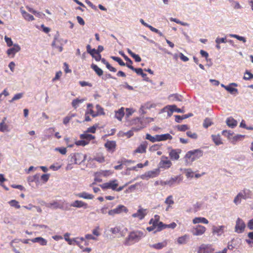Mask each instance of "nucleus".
<instances>
[{
  "label": "nucleus",
  "instance_id": "50",
  "mask_svg": "<svg viewBox=\"0 0 253 253\" xmlns=\"http://www.w3.org/2000/svg\"><path fill=\"white\" fill-rule=\"evenodd\" d=\"M157 138V135H156L155 136H153L150 134H147L146 135V139L150 140L152 142L158 141Z\"/></svg>",
  "mask_w": 253,
  "mask_h": 253
},
{
  "label": "nucleus",
  "instance_id": "35",
  "mask_svg": "<svg viewBox=\"0 0 253 253\" xmlns=\"http://www.w3.org/2000/svg\"><path fill=\"white\" fill-rule=\"evenodd\" d=\"M91 67L99 76H101L103 75V72L102 70L99 68L96 65L92 64Z\"/></svg>",
  "mask_w": 253,
  "mask_h": 253
},
{
  "label": "nucleus",
  "instance_id": "1",
  "mask_svg": "<svg viewBox=\"0 0 253 253\" xmlns=\"http://www.w3.org/2000/svg\"><path fill=\"white\" fill-rule=\"evenodd\" d=\"M203 151L199 149L187 152L185 155L184 159L187 164H191L193 162L202 157Z\"/></svg>",
  "mask_w": 253,
  "mask_h": 253
},
{
  "label": "nucleus",
  "instance_id": "10",
  "mask_svg": "<svg viewBox=\"0 0 253 253\" xmlns=\"http://www.w3.org/2000/svg\"><path fill=\"white\" fill-rule=\"evenodd\" d=\"M104 146L108 152L113 153L116 150L117 144L115 141L108 140Z\"/></svg>",
  "mask_w": 253,
  "mask_h": 253
},
{
  "label": "nucleus",
  "instance_id": "44",
  "mask_svg": "<svg viewBox=\"0 0 253 253\" xmlns=\"http://www.w3.org/2000/svg\"><path fill=\"white\" fill-rule=\"evenodd\" d=\"M93 160H95L100 163H102L105 162V157L102 154H98L93 158Z\"/></svg>",
  "mask_w": 253,
  "mask_h": 253
},
{
  "label": "nucleus",
  "instance_id": "12",
  "mask_svg": "<svg viewBox=\"0 0 253 253\" xmlns=\"http://www.w3.org/2000/svg\"><path fill=\"white\" fill-rule=\"evenodd\" d=\"M146 214V210L140 208L136 213L132 214V216L134 218L137 217L140 220H142L144 218Z\"/></svg>",
  "mask_w": 253,
  "mask_h": 253
},
{
  "label": "nucleus",
  "instance_id": "51",
  "mask_svg": "<svg viewBox=\"0 0 253 253\" xmlns=\"http://www.w3.org/2000/svg\"><path fill=\"white\" fill-rule=\"evenodd\" d=\"M98 127V125L95 124L93 125V126L88 127L86 132H90L92 133H94L96 131V128Z\"/></svg>",
  "mask_w": 253,
  "mask_h": 253
},
{
  "label": "nucleus",
  "instance_id": "52",
  "mask_svg": "<svg viewBox=\"0 0 253 253\" xmlns=\"http://www.w3.org/2000/svg\"><path fill=\"white\" fill-rule=\"evenodd\" d=\"M243 79L245 80H249L253 79V74L249 71H246L245 73Z\"/></svg>",
  "mask_w": 253,
  "mask_h": 253
},
{
  "label": "nucleus",
  "instance_id": "30",
  "mask_svg": "<svg viewBox=\"0 0 253 253\" xmlns=\"http://www.w3.org/2000/svg\"><path fill=\"white\" fill-rule=\"evenodd\" d=\"M21 13L24 18L29 21L34 20V16L24 10H21Z\"/></svg>",
  "mask_w": 253,
  "mask_h": 253
},
{
  "label": "nucleus",
  "instance_id": "54",
  "mask_svg": "<svg viewBox=\"0 0 253 253\" xmlns=\"http://www.w3.org/2000/svg\"><path fill=\"white\" fill-rule=\"evenodd\" d=\"M9 204L11 206L14 207L16 209H19L20 208V206L19 204V203L17 201L14 200H11L9 202Z\"/></svg>",
  "mask_w": 253,
  "mask_h": 253
},
{
  "label": "nucleus",
  "instance_id": "5",
  "mask_svg": "<svg viewBox=\"0 0 253 253\" xmlns=\"http://www.w3.org/2000/svg\"><path fill=\"white\" fill-rule=\"evenodd\" d=\"M127 209L124 205H120L116 208L111 210L108 211V214L111 216H114L116 214H120L123 212H127Z\"/></svg>",
  "mask_w": 253,
  "mask_h": 253
},
{
  "label": "nucleus",
  "instance_id": "49",
  "mask_svg": "<svg viewBox=\"0 0 253 253\" xmlns=\"http://www.w3.org/2000/svg\"><path fill=\"white\" fill-rule=\"evenodd\" d=\"M229 36L231 38H236L240 41H242L244 43L246 42V39L243 37H241V36H240L239 35H235V34H230L229 35Z\"/></svg>",
  "mask_w": 253,
  "mask_h": 253
},
{
  "label": "nucleus",
  "instance_id": "53",
  "mask_svg": "<svg viewBox=\"0 0 253 253\" xmlns=\"http://www.w3.org/2000/svg\"><path fill=\"white\" fill-rule=\"evenodd\" d=\"M187 238V236L185 235L183 236L180 237L177 239V242L179 244H182L186 243V240Z\"/></svg>",
  "mask_w": 253,
  "mask_h": 253
},
{
  "label": "nucleus",
  "instance_id": "31",
  "mask_svg": "<svg viewBox=\"0 0 253 253\" xmlns=\"http://www.w3.org/2000/svg\"><path fill=\"white\" fill-rule=\"evenodd\" d=\"M74 241L80 247L81 249H83L84 246H87L88 245V242L83 238H81L80 241L74 240Z\"/></svg>",
  "mask_w": 253,
  "mask_h": 253
},
{
  "label": "nucleus",
  "instance_id": "21",
  "mask_svg": "<svg viewBox=\"0 0 253 253\" xmlns=\"http://www.w3.org/2000/svg\"><path fill=\"white\" fill-rule=\"evenodd\" d=\"M232 85L237 86V84L236 83H232L229 85L224 86V88L231 94H237L238 89L233 87Z\"/></svg>",
  "mask_w": 253,
  "mask_h": 253
},
{
  "label": "nucleus",
  "instance_id": "29",
  "mask_svg": "<svg viewBox=\"0 0 253 253\" xmlns=\"http://www.w3.org/2000/svg\"><path fill=\"white\" fill-rule=\"evenodd\" d=\"M226 124L229 127L233 128L237 125V122L233 118L230 117L226 120Z\"/></svg>",
  "mask_w": 253,
  "mask_h": 253
},
{
  "label": "nucleus",
  "instance_id": "32",
  "mask_svg": "<svg viewBox=\"0 0 253 253\" xmlns=\"http://www.w3.org/2000/svg\"><path fill=\"white\" fill-rule=\"evenodd\" d=\"M124 108H121L118 111L116 112L115 117L119 120L121 121L122 119L124 116Z\"/></svg>",
  "mask_w": 253,
  "mask_h": 253
},
{
  "label": "nucleus",
  "instance_id": "40",
  "mask_svg": "<svg viewBox=\"0 0 253 253\" xmlns=\"http://www.w3.org/2000/svg\"><path fill=\"white\" fill-rule=\"evenodd\" d=\"M169 109L170 111L176 112L177 113H184V110L183 109L178 108L176 105H170L169 106Z\"/></svg>",
  "mask_w": 253,
  "mask_h": 253
},
{
  "label": "nucleus",
  "instance_id": "34",
  "mask_svg": "<svg viewBox=\"0 0 253 253\" xmlns=\"http://www.w3.org/2000/svg\"><path fill=\"white\" fill-rule=\"evenodd\" d=\"M128 54L134 59L135 61L137 62H139L141 61V57L138 55L133 53L130 49H127V50Z\"/></svg>",
  "mask_w": 253,
  "mask_h": 253
},
{
  "label": "nucleus",
  "instance_id": "24",
  "mask_svg": "<svg viewBox=\"0 0 253 253\" xmlns=\"http://www.w3.org/2000/svg\"><path fill=\"white\" fill-rule=\"evenodd\" d=\"M85 112L87 114L91 115L93 118L97 116L96 112H94L93 110V105L92 104L89 103L87 104Z\"/></svg>",
  "mask_w": 253,
  "mask_h": 253
},
{
  "label": "nucleus",
  "instance_id": "8",
  "mask_svg": "<svg viewBox=\"0 0 253 253\" xmlns=\"http://www.w3.org/2000/svg\"><path fill=\"white\" fill-rule=\"evenodd\" d=\"M159 222L160 216L158 215H155L154 218H151L149 222V224H152V225L150 227H148L147 228V230L149 232L154 230L156 228V226Z\"/></svg>",
  "mask_w": 253,
  "mask_h": 253
},
{
  "label": "nucleus",
  "instance_id": "3",
  "mask_svg": "<svg viewBox=\"0 0 253 253\" xmlns=\"http://www.w3.org/2000/svg\"><path fill=\"white\" fill-rule=\"evenodd\" d=\"M251 191L249 190H244L242 192L239 193L234 200V202L236 205L241 203V199H246L250 197Z\"/></svg>",
  "mask_w": 253,
  "mask_h": 253
},
{
  "label": "nucleus",
  "instance_id": "17",
  "mask_svg": "<svg viewBox=\"0 0 253 253\" xmlns=\"http://www.w3.org/2000/svg\"><path fill=\"white\" fill-rule=\"evenodd\" d=\"M75 162L76 164H80L82 162H84L86 159V155L82 153L75 154Z\"/></svg>",
  "mask_w": 253,
  "mask_h": 253
},
{
  "label": "nucleus",
  "instance_id": "58",
  "mask_svg": "<svg viewBox=\"0 0 253 253\" xmlns=\"http://www.w3.org/2000/svg\"><path fill=\"white\" fill-rule=\"evenodd\" d=\"M88 141H86L84 140H78L75 142V144L77 146H85L88 144Z\"/></svg>",
  "mask_w": 253,
  "mask_h": 253
},
{
  "label": "nucleus",
  "instance_id": "37",
  "mask_svg": "<svg viewBox=\"0 0 253 253\" xmlns=\"http://www.w3.org/2000/svg\"><path fill=\"white\" fill-rule=\"evenodd\" d=\"M80 138L82 139H85L86 140L89 141L92 139H94L95 137L91 134L84 133L80 135Z\"/></svg>",
  "mask_w": 253,
  "mask_h": 253
},
{
  "label": "nucleus",
  "instance_id": "28",
  "mask_svg": "<svg viewBox=\"0 0 253 253\" xmlns=\"http://www.w3.org/2000/svg\"><path fill=\"white\" fill-rule=\"evenodd\" d=\"M211 138L213 141L214 142L216 145H219L222 144V141L220 135H212Z\"/></svg>",
  "mask_w": 253,
  "mask_h": 253
},
{
  "label": "nucleus",
  "instance_id": "38",
  "mask_svg": "<svg viewBox=\"0 0 253 253\" xmlns=\"http://www.w3.org/2000/svg\"><path fill=\"white\" fill-rule=\"evenodd\" d=\"M84 101V99H74L72 102V105L73 108H74L75 109H77L79 107V104L83 102Z\"/></svg>",
  "mask_w": 253,
  "mask_h": 253
},
{
  "label": "nucleus",
  "instance_id": "56",
  "mask_svg": "<svg viewBox=\"0 0 253 253\" xmlns=\"http://www.w3.org/2000/svg\"><path fill=\"white\" fill-rule=\"evenodd\" d=\"M6 180V179L4 177L3 174H0V185H1L6 191H8V188L4 185L1 184V183L5 181Z\"/></svg>",
  "mask_w": 253,
  "mask_h": 253
},
{
  "label": "nucleus",
  "instance_id": "46",
  "mask_svg": "<svg viewBox=\"0 0 253 253\" xmlns=\"http://www.w3.org/2000/svg\"><path fill=\"white\" fill-rule=\"evenodd\" d=\"M96 109L97 110L96 114L97 116L104 114L103 108L100 105H96Z\"/></svg>",
  "mask_w": 253,
  "mask_h": 253
},
{
  "label": "nucleus",
  "instance_id": "11",
  "mask_svg": "<svg viewBox=\"0 0 253 253\" xmlns=\"http://www.w3.org/2000/svg\"><path fill=\"white\" fill-rule=\"evenodd\" d=\"M160 167L163 169H169L172 163L170 160H169L168 157H162L159 163Z\"/></svg>",
  "mask_w": 253,
  "mask_h": 253
},
{
  "label": "nucleus",
  "instance_id": "64",
  "mask_svg": "<svg viewBox=\"0 0 253 253\" xmlns=\"http://www.w3.org/2000/svg\"><path fill=\"white\" fill-rule=\"evenodd\" d=\"M4 40L8 46H12L13 42L11 38H8L7 36H5L4 38Z\"/></svg>",
  "mask_w": 253,
  "mask_h": 253
},
{
  "label": "nucleus",
  "instance_id": "33",
  "mask_svg": "<svg viewBox=\"0 0 253 253\" xmlns=\"http://www.w3.org/2000/svg\"><path fill=\"white\" fill-rule=\"evenodd\" d=\"M6 118L5 117L3 119L2 122L0 123V131L1 132L8 131V126L5 124Z\"/></svg>",
  "mask_w": 253,
  "mask_h": 253
},
{
  "label": "nucleus",
  "instance_id": "13",
  "mask_svg": "<svg viewBox=\"0 0 253 253\" xmlns=\"http://www.w3.org/2000/svg\"><path fill=\"white\" fill-rule=\"evenodd\" d=\"M148 143L146 141L143 142L134 151L133 153H145L146 152V149Z\"/></svg>",
  "mask_w": 253,
  "mask_h": 253
},
{
  "label": "nucleus",
  "instance_id": "19",
  "mask_svg": "<svg viewBox=\"0 0 253 253\" xmlns=\"http://www.w3.org/2000/svg\"><path fill=\"white\" fill-rule=\"evenodd\" d=\"M20 50V46L17 44H14L12 47L8 49L7 50V54L9 56L12 55V56H13L15 55V54L18 52Z\"/></svg>",
  "mask_w": 253,
  "mask_h": 253
},
{
  "label": "nucleus",
  "instance_id": "27",
  "mask_svg": "<svg viewBox=\"0 0 253 253\" xmlns=\"http://www.w3.org/2000/svg\"><path fill=\"white\" fill-rule=\"evenodd\" d=\"M33 243L38 242L42 246H45L47 244V241L42 237H36L32 240Z\"/></svg>",
  "mask_w": 253,
  "mask_h": 253
},
{
  "label": "nucleus",
  "instance_id": "16",
  "mask_svg": "<svg viewBox=\"0 0 253 253\" xmlns=\"http://www.w3.org/2000/svg\"><path fill=\"white\" fill-rule=\"evenodd\" d=\"M168 242L167 241H164L162 242L158 243L157 244H154L153 245H150L149 247L151 248L156 249V250H161L163 248L166 247L167 246Z\"/></svg>",
  "mask_w": 253,
  "mask_h": 253
},
{
  "label": "nucleus",
  "instance_id": "57",
  "mask_svg": "<svg viewBox=\"0 0 253 253\" xmlns=\"http://www.w3.org/2000/svg\"><path fill=\"white\" fill-rule=\"evenodd\" d=\"M249 239H247L246 242L249 244H253V231L251 232H249L248 235Z\"/></svg>",
  "mask_w": 253,
  "mask_h": 253
},
{
  "label": "nucleus",
  "instance_id": "63",
  "mask_svg": "<svg viewBox=\"0 0 253 253\" xmlns=\"http://www.w3.org/2000/svg\"><path fill=\"white\" fill-rule=\"evenodd\" d=\"M27 9L30 12L33 13L36 16H40V13L37 12L36 10H34L32 8H31L28 6H26Z\"/></svg>",
  "mask_w": 253,
  "mask_h": 253
},
{
  "label": "nucleus",
  "instance_id": "42",
  "mask_svg": "<svg viewBox=\"0 0 253 253\" xmlns=\"http://www.w3.org/2000/svg\"><path fill=\"white\" fill-rule=\"evenodd\" d=\"M165 203L168 205L169 206V207H171V205H172L174 204V201L173 200V197L171 195H170L168 196L165 201Z\"/></svg>",
  "mask_w": 253,
  "mask_h": 253
},
{
  "label": "nucleus",
  "instance_id": "25",
  "mask_svg": "<svg viewBox=\"0 0 253 253\" xmlns=\"http://www.w3.org/2000/svg\"><path fill=\"white\" fill-rule=\"evenodd\" d=\"M110 231L113 234L118 235V236L124 237L125 234L123 231H121V228L119 227H115L110 229Z\"/></svg>",
  "mask_w": 253,
  "mask_h": 253
},
{
  "label": "nucleus",
  "instance_id": "20",
  "mask_svg": "<svg viewBox=\"0 0 253 253\" xmlns=\"http://www.w3.org/2000/svg\"><path fill=\"white\" fill-rule=\"evenodd\" d=\"M180 180H181V179L179 178V177L177 176H175L174 177H172L169 180H167V181L164 182V184L165 185H168L169 186H171V185H173L174 184L176 183V182L179 183L180 182Z\"/></svg>",
  "mask_w": 253,
  "mask_h": 253
},
{
  "label": "nucleus",
  "instance_id": "39",
  "mask_svg": "<svg viewBox=\"0 0 253 253\" xmlns=\"http://www.w3.org/2000/svg\"><path fill=\"white\" fill-rule=\"evenodd\" d=\"M119 53L123 56L125 60L126 61V63H125L126 66L128 68L129 66H132V61L131 60L129 59L127 56H126L123 52L120 51Z\"/></svg>",
  "mask_w": 253,
  "mask_h": 253
},
{
  "label": "nucleus",
  "instance_id": "9",
  "mask_svg": "<svg viewBox=\"0 0 253 253\" xmlns=\"http://www.w3.org/2000/svg\"><path fill=\"white\" fill-rule=\"evenodd\" d=\"M214 251L211 245H201L198 250V253H211Z\"/></svg>",
  "mask_w": 253,
  "mask_h": 253
},
{
  "label": "nucleus",
  "instance_id": "6",
  "mask_svg": "<svg viewBox=\"0 0 253 253\" xmlns=\"http://www.w3.org/2000/svg\"><path fill=\"white\" fill-rule=\"evenodd\" d=\"M206 231V228L202 225H198L191 229V232L194 236H201Z\"/></svg>",
  "mask_w": 253,
  "mask_h": 253
},
{
  "label": "nucleus",
  "instance_id": "26",
  "mask_svg": "<svg viewBox=\"0 0 253 253\" xmlns=\"http://www.w3.org/2000/svg\"><path fill=\"white\" fill-rule=\"evenodd\" d=\"M193 223L194 224H197L199 223L208 224L209 221L205 217H199L194 218L193 219Z\"/></svg>",
  "mask_w": 253,
  "mask_h": 253
},
{
  "label": "nucleus",
  "instance_id": "22",
  "mask_svg": "<svg viewBox=\"0 0 253 253\" xmlns=\"http://www.w3.org/2000/svg\"><path fill=\"white\" fill-rule=\"evenodd\" d=\"M224 229V226H213L212 227V233L213 234H216L218 236L221 235L223 233Z\"/></svg>",
  "mask_w": 253,
  "mask_h": 253
},
{
  "label": "nucleus",
  "instance_id": "23",
  "mask_svg": "<svg viewBox=\"0 0 253 253\" xmlns=\"http://www.w3.org/2000/svg\"><path fill=\"white\" fill-rule=\"evenodd\" d=\"M157 138L158 141H165L167 140H171L172 139V136L169 133L164 134L157 135Z\"/></svg>",
  "mask_w": 253,
  "mask_h": 253
},
{
  "label": "nucleus",
  "instance_id": "55",
  "mask_svg": "<svg viewBox=\"0 0 253 253\" xmlns=\"http://www.w3.org/2000/svg\"><path fill=\"white\" fill-rule=\"evenodd\" d=\"M212 124V123L211 120L209 118H206L204 122L203 126L205 128H208L209 126H211Z\"/></svg>",
  "mask_w": 253,
  "mask_h": 253
},
{
  "label": "nucleus",
  "instance_id": "4",
  "mask_svg": "<svg viewBox=\"0 0 253 253\" xmlns=\"http://www.w3.org/2000/svg\"><path fill=\"white\" fill-rule=\"evenodd\" d=\"M118 185L119 184L118 180L117 179H114L103 183L100 186L103 190L111 189L112 190L115 191Z\"/></svg>",
  "mask_w": 253,
  "mask_h": 253
},
{
  "label": "nucleus",
  "instance_id": "14",
  "mask_svg": "<svg viewBox=\"0 0 253 253\" xmlns=\"http://www.w3.org/2000/svg\"><path fill=\"white\" fill-rule=\"evenodd\" d=\"M71 206L73 207L80 208H83L84 209L88 208V205L87 203L79 200H76L71 204Z\"/></svg>",
  "mask_w": 253,
  "mask_h": 253
},
{
  "label": "nucleus",
  "instance_id": "15",
  "mask_svg": "<svg viewBox=\"0 0 253 253\" xmlns=\"http://www.w3.org/2000/svg\"><path fill=\"white\" fill-rule=\"evenodd\" d=\"M181 150L179 149H172L169 153V156L171 160H177L179 158V154Z\"/></svg>",
  "mask_w": 253,
  "mask_h": 253
},
{
  "label": "nucleus",
  "instance_id": "7",
  "mask_svg": "<svg viewBox=\"0 0 253 253\" xmlns=\"http://www.w3.org/2000/svg\"><path fill=\"white\" fill-rule=\"evenodd\" d=\"M246 225L244 221L240 218H238L236 221L235 231L238 233H241L244 232Z\"/></svg>",
  "mask_w": 253,
  "mask_h": 253
},
{
  "label": "nucleus",
  "instance_id": "61",
  "mask_svg": "<svg viewBox=\"0 0 253 253\" xmlns=\"http://www.w3.org/2000/svg\"><path fill=\"white\" fill-rule=\"evenodd\" d=\"M55 150L59 152L62 155H65L67 153V149L66 148H56Z\"/></svg>",
  "mask_w": 253,
  "mask_h": 253
},
{
  "label": "nucleus",
  "instance_id": "60",
  "mask_svg": "<svg viewBox=\"0 0 253 253\" xmlns=\"http://www.w3.org/2000/svg\"><path fill=\"white\" fill-rule=\"evenodd\" d=\"M187 135L193 139H197L198 137L197 134L195 132H192L191 131H188L186 132Z\"/></svg>",
  "mask_w": 253,
  "mask_h": 253
},
{
  "label": "nucleus",
  "instance_id": "41",
  "mask_svg": "<svg viewBox=\"0 0 253 253\" xmlns=\"http://www.w3.org/2000/svg\"><path fill=\"white\" fill-rule=\"evenodd\" d=\"M156 228L157 229L155 232L161 231L162 230L166 228V224L160 221L156 226Z\"/></svg>",
  "mask_w": 253,
  "mask_h": 253
},
{
  "label": "nucleus",
  "instance_id": "18",
  "mask_svg": "<svg viewBox=\"0 0 253 253\" xmlns=\"http://www.w3.org/2000/svg\"><path fill=\"white\" fill-rule=\"evenodd\" d=\"M76 196L80 198H83L84 199H93L94 198V196L92 194H89L85 192H83L82 193H79L75 194Z\"/></svg>",
  "mask_w": 253,
  "mask_h": 253
},
{
  "label": "nucleus",
  "instance_id": "59",
  "mask_svg": "<svg viewBox=\"0 0 253 253\" xmlns=\"http://www.w3.org/2000/svg\"><path fill=\"white\" fill-rule=\"evenodd\" d=\"M23 96V93H19L15 94L11 100H9L10 102H12L16 100H18L22 98Z\"/></svg>",
  "mask_w": 253,
  "mask_h": 253
},
{
  "label": "nucleus",
  "instance_id": "45",
  "mask_svg": "<svg viewBox=\"0 0 253 253\" xmlns=\"http://www.w3.org/2000/svg\"><path fill=\"white\" fill-rule=\"evenodd\" d=\"M111 58L114 61L117 62L119 65L122 66H126V64L122 60V59L119 57L117 56H111Z\"/></svg>",
  "mask_w": 253,
  "mask_h": 253
},
{
  "label": "nucleus",
  "instance_id": "48",
  "mask_svg": "<svg viewBox=\"0 0 253 253\" xmlns=\"http://www.w3.org/2000/svg\"><path fill=\"white\" fill-rule=\"evenodd\" d=\"M128 68L134 71L137 75L142 74L143 70L141 68H135L132 66H129Z\"/></svg>",
  "mask_w": 253,
  "mask_h": 253
},
{
  "label": "nucleus",
  "instance_id": "43",
  "mask_svg": "<svg viewBox=\"0 0 253 253\" xmlns=\"http://www.w3.org/2000/svg\"><path fill=\"white\" fill-rule=\"evenodd\" d=\"M244 137H245L244 135H240V134L237 135L236 136H233L232 138V139L231 140V142L233 144H235L237 141L244 138Z\"/></svg>",
  "mask_w": 253,
  "mask_h": 253
},
{
  "label": "nucleus",
  "instance_id": "47",
  "mask_svg": "<svg viewBox=\"0 0 253 253\" xmlns=\"http://www.w3.org/2000/svg\"><path fill=\"white\" fill-rule=\"evenodd\" d=\"M76 115L75 114H72L71 115H68L65 117L63 119V123L64 125H67L70 121L72 119V118L74 117H75Z\"/></svg>",
  "mask_w": 253,
  "mask_h": 253
},
{
  "label": "nucleus",
  "instance_id": "36",
  "mask_svg": "<svg viewBox=\"0 0 253 253\" xmlns=\"http://www.w3.org/2000/svg\"><path fill=\"white\" fill-rule=\"evenodd\" d=\"M47 207L48 208H54L55 209H61L63 207L62 205H61L56 201L48 203L47 205Z\"/></svg>",
  "mask_w": 253,
  "mask_h": 253
},
{
  "label": "nucleus",
  "instance_id": "2",
  "mask_svg": "<svg viewBox=\"0 0 253 253\" xmlns=\"http://www.w3.org/2000/svg\"><path fill=\"white\" fill-rule=\"evenodd\" d=\"M143 236L144 234L142 231H132L129 233L128 236L126 238L124 244L127 246L131 245L139 241Z\"/></svg>",
  "mask_w": 253,
  "mask_h": 253
},
{
  "label": "nucleus",
  "instance_id": "62",
  "mask_svg": "<svg viewBox=\"0 0 253 253\" xmlns=\"http://www.w3.org/2000/svg\"><path fill=\"white\" fill-rule=\"evenodd\" d=\"M189 129V127L187 125H182L181 126H178V129L179 131H184L186 130H188Z\"/></svg>",
  "mask_w": 253,
  "mask_h": 253
}]
</instances>
